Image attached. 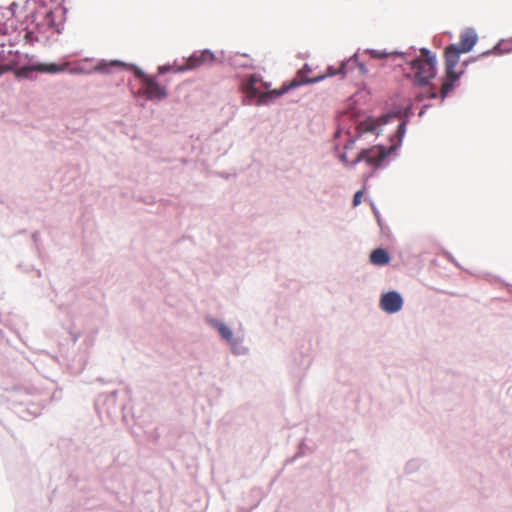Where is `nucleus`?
I'll use <instances>...</instances> for the list:
<instances>
[{
	"label": "nucleus",
	"mask_w": 512,
	"mask_h": 512,
	"mask_svg": "<svg viewBox=\"0 0 512 512\" xmlns=\"http://www.w3.org/2000/svg\"><path fill=\"white\" fill-rule=\"evenodd\" d=\"M410 66L417 85H426L436 75V57L427 49H422L420 56L412 60Z\"/></svg>",
	"instance_id": "f03ea898"
},
{
	"label": "nucleus",
	"mask_w": 512,
	"mask_h": 512,
	"mask_svg": "<svg viewBox=\"0 0 512 512\" xmlns=\"http://www.w3.org/2000/svg\"><path fill=\"white\" fill-rule=\"evenodd\" d=\"M217 328H218V331L220 333V335L222 336L223 339L227 340V341H231L232 338H233V333L232 331L224 324L222 323H219L217 325Z\"/></svg>",
	"instance_id": "f8f14e48"
},
{
	"label": "nucleus",
	"mask_w": 512,
	"mask_h": 512,
	"mask_svg": "<svg viewBox=\"0 0 512 512\" xmlns=\"http://www.w3.org/2000/svg\"><path fill=\"white\" fill-rule=\"evenodd\" d=\"M380 306L385 312L393 314L401 310L403 299L399 293L391 291L381 297Z\"/></svg>",
	"instance_id": "6e6552de"
},
{
	"label": "nucleus",
	"mask_w": 512,
	"mask_h": 512,
	"mask_svg": "<svg viewBox=\"0 0 512 512\" xmlns=\"http://www.w3.org/2000/svg\"><path fill=\"white\" fill-rule=\"evenodd\" d=\"M477 40V34L473 30H465L460 34L459 43L452 45L456 46L461 52L468 53L473 49Z\"/></svg>",
	"instance_id": "9d476101"
},
{
	"label": "nucleus",
	"mask_w": 512,
	"mask_h": 512,
	"mask_svg": "<svg viewBox=\"0 0 512 512\" xmlns=\"http://www.w3.org/2000/svg\"><path fill=\"white\" fill-rule=\"evenodd\" d=\"M309 72H311V69L308 67V65H305L303 69L298 71L296 77L288 85H284L279 90H272L263 93H260L259 90L256 88L258 77L256 75H251L249 79L245 83H243L242 91L245 94V97L248 99V104H251L252 99L254 98H256V105L268 104L271 100L283 95L290 89L296 88L302 84L316 83L323 80V77L309 78L306 75Z\"/></svg>",
	"instance_id": "f257e3e1"
},
{
	"label": "nucleus",
	"mask_w": 512,
	"mask_h": 512,
	"mask_svg": "<svg viewBox=\"0 0 512 512\" xmlns=\"http://www.w3.org/2000/svg\"><path fill=\"white\" fill-rule=\"evenodd\" d=\"M142 82H143L142 91L147 99L161 100L166 97L167 92H166L165 87L160 86L152 78H150L146 75H143Z\"/></svg>",
	"instance_id": "39448f33"
},
{
	"label": "nucleus",
	"mask_w": 512,
	"mask_h": 512,
	"mask_svg": "<svg viewBox=\"0 0 512 512\" xmlns=\"http://www.w3.org/2000/svg\"><path fill=\"white\" fill-rule=\"evenodd\" d=\"M171 69H172V67H170V66H160L159 67V72L160 73H165L167 71H170Z\"/></svg>",
	"instance_id": "6ab92c4d"
},
{
	"label": "nucleus",
	"mask_w": 512,
	"mask_h": 512,
	"mask_svg": "<svg viewBox=\"0 0 512 512\" xmlns=\"http://www.w3.org/2000/svg\"><path fill=\"white\" fill-rule=\"evenodd\" d=\"M52 15H53L52 11H48V12L46 13V20H47V24H48V26H50V27H53V26H54V24H53V22H52Z\"/></svg>",
	"instance_id": "f3484780"
},
{
	"label": "nucleus",
	"mask_w": 512,
	"mask_h": 512,
	"mask_svg": "<svg viewBox=\"0 0 512 512\" xmlns=\"http://www.w3.org/2000/svg\"><path fill=\"white\" fill-rule=\"evenodd\" d=\"M366 53L369 54V56L371 58H376V59L386 58L391 55V53H388L386 51L374 50V49L367 50Z\"/></svg>",
	"instance_id": "2eb2a0df"
},
{
	"label": "nucleus",
	"mask_w": 512,
	"mask_h": 512,
	"mask_svg": "<svg viewBox=\"0 0 512 512\" xmlns=\"http://www.w3.org/2000/svg\"><path fill=\"white\" fill-rule=\"evenodd\" d=\"M397 132L399 135L404 134V132H405V124L404 123L399 124Z\"/></svg>",
	"instance_id": "a211bd4d"
},
{
	"label": "nucleus",
	"mask_w": 512,
	"mask_h": 512,
	"mask_svg": "<svg viewBox=\"0 0 512 512\" xmlns=\"http://www.w3.org/2000/svg\"><path fill=\"white\" fill-rule=\"evenodd\" d=\"M386 151L381 147H372L361 151L355 159V162L365 160L369 165L378 167L386 158Z\"/></svg>",
	"instance_id": "0eeeda50"
},
{
	"label": "nucleus",
	"mask_w": 512,
	"mask_h": 512,
	"mask_svg": "<svg viewBox=\"0 0 512 512\" xmlns=\"http://www.w3.org/2000/svg\"><path fill=\"white\" fill-rule=\"evenodd\" d=\"M363 193H364L363 190H359L355 193V195L353 197V206L354 207L358 206L361 203Z\"/></svg>",
	"instance_id": "dca6fc26"
},
{
	"label": "nucleus",
	"mask_w": 512,
	"mask_h": 512,
	"mask_svg": "<svg viewBox=\"0 0 512 512\" xmlns=\"http://www.w3.org/2000/svg\"><path fill=\"white\" fill-rule=\"evenodd\" d=\"M354 65H357L359 67L362 74L367 73V68L365 67V65L359 63L357 54H354L350 59L342 62L338 69H334L332 66H329L325 74L318 75L317 77H323V79H325L326 77H331L338 74L346 75L347 71L349 69H352Z\"/></svg>",
	"instance_id": "423d86ee"
},
{
	"label": "nucleus",
	"mask_w": 512,
	"mask_h": 512,
	"mask_svg": "<svg viewBox=\"0 0 512 512\" xmlns=\"http://www.w3.org/2000/svg\"><path fill=\"white\" fill-rule=\"evenodd\" d=\"M436 97H437V94H436L435 92H432V93L430 94V98H436Z\"/></svg>",
	"instance_id": "aec40b11"
},
{
	"label": "nucleus",
	"mask_w": 512,
	"mask_h": 512,
	"mask_svg": "<svg viewBox=\"0 0 512 512\" xmlns=\"http://www.w3.org/2000/svg\"><path fill=\"white\" fill-rule=\"evenodd\" d=\"M390 261V256L386 250L377 248L370 254V262L374 265H386Z\"/></svg>",
	"instance_id": "9b49d317"
},
{
	"label": "nucleus",
	"mask_w": 512,
	"mask_h": 512,
	"mask_svg": "<svg viewBox=\"0 0 512 512\" xmlns=\"http://www.w3.org/2000/svg\"><path fill=\"white\" fill-rule=\"evenodd\" d=\"M67 66H68V63L62 64V65H58V64H54V63H50V64L43 63V64H38L35 66L21 67V68L17 69L16 75L18 77H22V78H29V77H31V74L35 71L42 72V73H58V72L64 71Z\"/></svg>",
	"instance_id": "20e7f679"
},
{
	"label": "nucleus",
	"mask_w": 512,
	"mask_h": 512,
	"mask_svg": "<svg viewBox=\"0 0 512 512\" xmlns=\"http://www.w3.org/2000/svg\"><path fill=\"white\" fill-rule=\"evenodd\" d=\"M111 66L126 67V64L122 63L120 61H112L110 63H101L96 67V70L108 72V67H111Z\"/></svg>",
	"instance_id": "4468645a"
},
{
	"label": "nucleus",
	"mask_w": 512,
	"mask_h": 512,
	"mask_svg": "<svg viewBox=\"0 0 512 512\" xmlns=\"http://www.w3.org/2000/svg\"><path fill=\"white\" fill-rule=\"evenodd\" d=\"M511 50H512V48L511 47H507L506 43H499L498 45H496L493 48V50L487 51L484 54H490V53H493V54H503V53H508Z\"/></svg>",
	"instance_id": "ddd939ff"
},
{
	"label": "nucleus",
	"mask_w": 512,
	"mask_h": 512,
	"mask_svg": "<svg viewBox=\"0 0 512 512\" xmlns=\"http://www.w3.org/2000/svg\"><path fill=\"white\" fill-rule=\"evenodd\" d=\"M213 59H214L213 53H211L208 50H205V51H202L199 53H194L187 59L185 66H180L177 69H175V71L182 72V71L189 70V69H195V68L200 67L201 65H203L206 62H211Z\"/></svg>",
	"instance_id": "1a4fd4ad"
},
{
	"label": "nucleus",
	"mask_w": 512,
	"mask_h": 512,
	"mask_svg": "<svg viewBox=\"0 0 512 512\" xmlns=\"http://www.w3.org/2000/svg\"><path fill=\"white\" fill-rule=\"evenodd\" d=\"M459 49L456 48V46H453L452 44L445 48V71H446V79L443 82L440 94L441 98L444 99L447 94L452 90L454 83L459 79L460 75L462 74V71L457 72L455 70V67L459 63L460 54H462Z\"/></svg>",
	"instance_id": "7ed1b4c3"
}]
</instances>
